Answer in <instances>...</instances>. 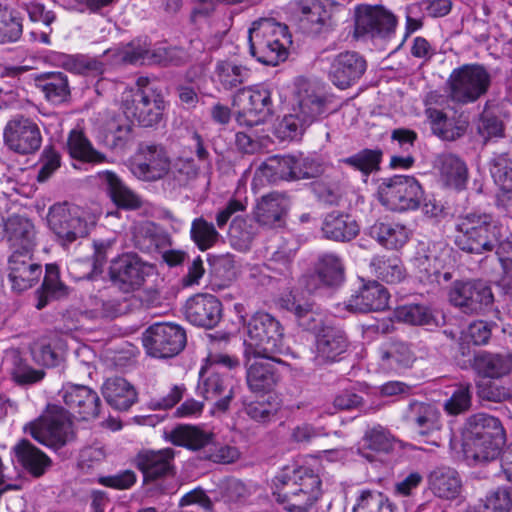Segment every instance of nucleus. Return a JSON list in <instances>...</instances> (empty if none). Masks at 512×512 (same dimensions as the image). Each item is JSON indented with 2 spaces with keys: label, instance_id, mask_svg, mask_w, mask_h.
<instances>
[{
  "label": "nucleus",
  "instance_id": "nucleus-3",
  "mask_svg": "<svg viewBox=\"0 0 512 512\" xmlns=\"http://www.w3.org/2000/svg\"><path fill=\"white\" fill-rule=\"evenodd\" d=\"M465 450L480 462L496 459L505 443V430L499 418L476 413L469 416L462 430Z\"/></svg>",
  "mask_w": 512,
  "mask_h": 512
},
{
  "label": "nucleus",
  "instance_id": "nucleus-15",
  "mask_svg": "<svg viewBox=\"0 0 512 512\" xmlns=\"http://www.w3.org/2000/svg\"><path fill=\"white\" fill-rule=\"evenodd\" d=\"M449 301L465 314H478L493 304L494 297L491 288L482 281H455Z\"/></svg>",
  "mask_w": 512,
  "mask_h": 512
},
{
  "label": "nucleus",
  "instance_id": "nucleus-48",
  "mask_svg": "<svg viewBox=\"0 0 512 512\" xmlns=\"http://www.w3.org/2000/svg\"><path fill=\"white\" fill-rule=\"evenodd\" d=\"M67 147L73 158L86 162L100 163L104 155L96 151L84 133L79 130H72L67 140Z\"/></svg>",
  "mask_w": 512,
  "mask_h": 512
},
{
  "label": "nucleus",
  "instance_id": "nucleus-29",
  "mask_svg": "<svg viewBox=\"0 0 512 512\" xmlns=\"http://www.w3.org/2000/svg\"><path fill=\"white\" fill-rule=\"evenodd\" d=\"M291 206L287 193L271 192L263 195L254 209L256 221L265 226L280 225L286 217Z\"/></svg>",
  "mask_w": 512,
  "mask_h": 512
},
{
  "label": "nucleus",
  "instance_id": "nucleus-35",
  "mask_svg": "<svg viewBox=\"0 0 512 512\" xmlns=\"http://www.w3.org/2000/svg\"><path fill=\"white\" fill-rule=\"evenodd\" d=\"M13 453L23 469L36 478L43 476L52 465L51 459L26 439L13 447Z\"/></svg>",
  "mask_w": 512,
  "mask_h": 512
},
{
  "label": "nucleus",
  "instance_id": "nucleus-11",
  "mask_svg": "<svg viewBox=\"0 0 512 512\" xmlns=\"http://www.w3.org/2000/svg\"><path fill=\"white\" fill-rule=\"evenodd\" d=\"M50 229L62 245L70 244L88 234L87 222L81 208L68 203L54 204L47 216Z\"/></svg>",
  "mask_w": 512,
  "mask_h": 512
},
{
  "label": "nucleus",
  "instance_id": "nucleus-37",
  "mask_svg": "<svg viewBox=\"0 0 512 512\" xmlns=\"http://www.w3.org/2000/svg\"><path fill=\"white\" fill-rule=\"evenodd\" d=\"M431 492L438 498L452 500L457 498L462 490V481L458 472L450 467H440L428 476Z\"/></svg>",
  "mask_w": 512,
  "mask_h": 512
},
{
  "label": "nucleus",
  "instance_id": "nucleus-22",
  "mask_svg": "<svg viewBox=\"0 0 512 512\" xmlns=\"http://www.w3.org/2000/svg\"><path fill=\"white\" fill-rule=\"evenodd\" d=\"M222 303L212 294H197L185 304L186 319L195 326L214 328L222 318Z\"/></svg>",
  "mask_w": 512,
  "mask_h": 512
},
{
  "label": "nucleus",
  "instance_id": "nucleus-6",
  "mask_svg": "<svg viewBox=\"0 0 512 512\" xmlns=\"http://www.w3.org/2000/svg\"><path fill=\"white\" fill-rule=\"evenodd\" d=\"M294 113L287 115L281 128L290 138H296L314 122L328 115V99L325 93L307 80H299L295 94Z\"/></svg>",
  "mask_w": 512,
  "mask_h": 512
},
{
  "label": "nucleus",
  "instance_id": "nucleus-34",
  "mask_svg": "<svg viewBox=\"0 0 512 512\" xmlns=\"http://www.w3.org/2000/svg\"><path fill=\"white\" fill-rule=\"evenodd\" d=\"M5 232L11 253H33L36 233L30 220L20 216L11 217L5 225Z\"/></svg>",
  "mask_w": 512,
  "mask_h": 512
},
{
  "label": "nucleus",
  "instance_id": "nucleus-50",
  "mask_svg": "<svg viewBox=\"0 0 512 512\" xmlns=\"http://www.w3.org/2000/svg\"><path fill=\"white\" fill-rule=\"evenodd\" d=\"M498 379H481L476 381V394L481 402L503 403L512 398L511 389Z\"/></svg>",
  "mask_w": 512,
  "mask_h": 512
},
{
  "label": "nucleus",
  "instance_id": "nucleus-40",
  "mask_svg": "<svg viewBox=\"0 0 512 512\" xmlns=\"http://www.w3.org/2000/svg\"><path fill=\"white\" fill-rule=\"evenodd\" d=\"M100 177L110 199L117 207L126 210H135L142 206L141 198L114 172L105 171Z\"/></svg>",
  "mask_w": 512,
  "mask_h": 512
},
{
  "label": "nucleus",
  "instance_id": "nucleus-20",
  "mask_svg": "<svg viewBox=\"0 0 512 512\" xmlns=\"http://www.w3.org/2000/svg\"><path fill=\"white\" fill-rule=\"evenodd\" d=\"M366 68V60L359 53L345 51L331 60L328 77L336 87L347 89L363 76Z\"/></svg>",
  "mask_w": 512,
  "mask_h": 512
},
{
  "label": "nucleus",
  "instance_id": "nucleus-28",
  "mask_svg": "<svg viewBox=\"0 0 512 512\" xmlns=\"http://www.w3.org/2000/svg\"><path fill=\"white\" fill-rule=\"evenodd\" d=\"M246 359V383L253 393H269L278 385L280 374L272 363L266 358Z\"/></svg>",
  "mask_w": 512,
  "mask_h": 512
},
{
  "label": "nucleus",
  "instance_id": "nucleus-39",
  "mask_svg": "<svg viewBox=\"0 0 512 512\" xmlns=\"http://www.w3.org/2000/svg\"><path fill=\"white\" fill-rule=\"evenodd\" d=\"M417 357L412 345L402 340H393L380 349V360L384 368L399 371L412 367Z\"/></svg>",
  "mask_w": 512,
  "mask_h": 512
},
{
  "label": "nucleus",
  "instance_id": "nucleus-19",
  "mask_svg": "<svg viewBox=\"0 0 512 512\" xmlns=\"http://www.w3.org/2000/svg\"><path fill=\"white\" fill-rule=\"evenodd\" d=\"M148 268L136 254L127 253L111 262L109 275L116 286L130 292L143 284Z\"/></svg>",
  "mask_w": 512,
  "mask_h": 512
},
{
  "label": "nucleus",
  "instance_id": "nucleus-60",
  "mask_svg": "<svg viewBox=\"0 0 512 512\" xmlns=\"http://www.w3.org/2000/svg\"><path fill=\"white\" fill-rule=\"evenodd\" d=\"M229 238L234 247L247 250L254 239L253 227L246 219L235 217L230 224Z\"/></svg>",
  "mask_w": 512,
  "mask_h": 512
},
{
  "label": "nucleus",
  "instance_id": "nucleus-54",
  "mask_svg": "<svg viewBox=\"0 0 512 512\" xmlns=\"http://www.w3.org/2000/svg\"><path fill=\"white\" fill-rule=\"evenodd\" d=\"M317 275L325 285H339L344 279V267L340 258L334 254L323 255L319 259Z\"/></svg>",
  "mask_w": 512,
  "mask_h": 512
},
{
  "label": "nucleus",
  "instance_id": "nucleus-12",
  "mask_svg": "<svg viewBox=\"0 0 512 512\" xmlns=\"http://www.w3.org/2000/svg\"><path fill=\"white\" fill-rule=\"evenodd\" d=\"M147 353L157 358H170L179 354L186 345L185 330L172 323H155L143 337Z\"/></svg>",
  "mask_w": 512,
  "mask_h": 512
},
{
  "label": "nucleus",
  "instance_id": "nucleus-38",
  "mask_svg": "<svg viewBox=\"0 0 512 512\" xmlns=\"http://www.w3.org/2000/svg\"><path fill=\"white\" fill-rule=\"evenodd\" d=\"M102 395L113 408L126 411L137 400L134 387L124 378H108L102 385Z\"/></svg>",
  "mask_w": 512,
  "mask_h": 512
},
{
  "label": "nucleus",
  "instance_id": "nucleus-18",
  "mask_svg": "<svg viewBox=\"0 0 512 512\" xmlns=\"http://www.w3.org/2000/svg\"><path fill=\"white\" fill-rule=\"evenodd\" d=\"M139 159L131 166L132 173L144 181H156L170 170V159L161 145L140 144Z\"/></svg>",
  "mask_w": 512,
  "mask_h": 512
},
{
  "label": "nucleus",
  "instance_id": "nucleus-17",
  "mask_svg": "<svg viewBox=\"0 0 512 512\" xmlns=\"http://www.w3.org/2000/svg\"><path fill=\"white\" fill-rule=\"evenodd\" d=\"M348 347L349 340L342 328L324 325L316 334L313 361L317 366L339 362L347 352Z\"/></svg>",
  "mask_w": 512,
  "mask_h": 512
},
{
  "label": "nucleus",
  "instance_id": "nucleus-27",
  "mask_svg": "<svg viewBox=\"0 0 512 512\" xmlns=\"http://www.w3.org/2000/svg\"><path fill=\"white\" fill-rule=\"evenodd\" d=\"M471 367L482 379H501L512 372V353L479 351L474 354Z\"/></svg>",
  "mask_w": 512,
  "mask_h": 512
},
{
  "label": "nucleus",
  "instance_id": "nucleus-56",
  "mask_svg": "<svg viewBox=\"0 0 512 512\" xmlns=\"http://www.w3.org/2000/svg\"><path fill=\"white\" fill-rule=\"evenodd\" d=\"M494 181L504 190H512V159L508 153H494L489 162Z\"/></svg>",
  "mask_w": 512,
  "mask_h": 512
},
{
  "label": "nucleus",
  "instance_id": "nucleus-13",
  "mask_svg": "<svg viewBox=\"0 0 512 512\" xmlns=\"http://www.w3.org/2000/svg\"><path fill=\"white\" fill-rule=\"evenodd\" d=\"M233 106L240 109L236 116L237 122L240 125L253 126L271 115V92L263 86L240 89L233 97Z\"/></svg>",
  "mask_w": 512,
  "mask_h": 512
},
{
  "label": "nucleus",
  "instance_id": "nucleus-45",
  "mask_svg": "<svg viewBox=\"0 0 512 512\" xmlns=\"http://www.w3.org/2000/svg\"><path fill=\"white\" fill-rule=\"evenodd\" d=\"M369 234L388 249H398L409 239L410 232L402 224L376 222L369 228Z\"/></svg>",
  "mask_w": 512,
  "mask_h": 512
},
{
  "label": "nucleus",
  "instance_id": "nucleus-16",
  "mask_svg": "<svg viewBox=\"0 0 512 512\" xmlns=\"http://www.w3.org/2000/svg\"><path fill=\"white\" fill-rule=\"evenodd\" d=\"M396 17L383 6L359 5L356 8L355 35L387 38L394 33Z\"/></svg>",
  "mask_w": 512,
  "mask_h": 512
},
{
  "label": "nucleus",
  "instance_id": "nucleus-63",
  "mask_svg": "<svg viewBox=\"0 0 512 512\" xmlns=\"http://www.w3.org/2000/svg\"><path fill=\"white\" fill-rule=\"evenodd\" d=\"M471 406L470 385H460L445 402L444 408L451 415L467 411Z\"/></svg>",
  "mask_w": 512,
  "mask_h": 512
},
{
  "label": "nucleus",
  "instance_id": "nucleus-2",
  "mask_svg": "<svg viewBox=\"0 0 512 512\" xmlns=\"http://www.w3.org/2000/svg\"><path fill=\"white\" fill-rule=\"evenodd\" d=\"M276 501L288 512H308L322 495V481L312 469L287 465L272 480Z\"/></svg>",
  "mask_w": 512,
  "mask_h": 512
},
{
  "label": "nucleus",
  "instance_id": "nucleus-9",
  "mask_svg": "<svg viewBox=\"0 0 512 512\" xmlns=\"http://www.w3.org/2000/svg\"><path fill=\"white\" fill-rule=\"evenodd\" d=\"M379 200L392 211L416 210L424 200L419 181L408 175H395L382 180L378 188Z\"/></svg>",
  "mask_w": 512,
  "mask_h": 512
},
{
  "label": "nucleus",
  "instance_id": "nucleus-64",
  "mask_svg": "<svg viewBox=\"0 0 512 512\" xmlns=\"http://www.w3.org/2000/svg\"><path fill=\"white\" fill-rule=\"evenodd\" d=\"M486 512H510L512 497L507 488H498L487 494L484 500Z\"/></svg>",
  "mask_w": 512,
  "mask_h": 512
},
{
  "label": "nucleus",
  "instance_id": "nucleus-23",
  "mask_svg": "<svg viewBox=\"0 0 512 512\" xmlns=\"http://www.w3.org/2000/svg\"><path fill=\"white\" fill-rule=\"evenodd\" d=\"M59 394L67 407L82 420L93 419L99 415L101 401L97 392L90 387L67 383Z\"/></svg>",
  "mask_w": 512,
  "mask_h": 512
},
{
  "label": "nucleus",
  "instance_id": "nucleus-14",
  "mask_svg": "<svg viewBox=\"0 0 512 512\" xmlns=\"http://www.w3.org/2000/svg\"><path fill=\"white\" fill-rule=\"evenodd\" d=\"M3 140L9 150L20 155H29L41 147L42 135L32 119L16 116L4 127Z\"/></svg>",
  "mask_w": 512,
  "mask_h": 512
},
{
  "label": "nucleus",
  "instance_id": "nucleus-1",
  "mask_svg": "<svg viewBox=\"0 0 512 512\" xmlns=\"http://www.w3.org/2000/svg\"><path fill=\"white\" fill-rule=\"evenodd\" d=\"M454 244L467 253L482 255L495 252L501 260L512 253V236L487 213H467L458 217Z\"/></svg>",
  "mask_w": 512,
  "mask_h": 512
},
{
  "label": "nucleus",
  "instance_id": "nucleus-31",
  "mask_svg": "<svg viewBox=\"0 0 512 512\" xmlns=\"http://www.w3.org/2000/svg\"><path fill=\"white\" fill-rule=\"evenodd\" d=\"M426 116L430 123L432 133L443 141H456L462 138L469 127V122L460 117H449L437 108H427Z\"/></svg>",
  "mask_w": 512,
  "mask_h": 512
},
{
  "label": "nucleus",
  "instance_id": "nucleus-25",
  "mask_svg": "<svg viewBox=\"0 0 512 512\" xmlns=\"http://www.w3.org/2000/svg\"><path fill=\"white\" fill-rule=\"evenodd\" d=\"M403 418L421 436L433 435L442 428L441 412L430 403L410 402Z\"/></svg>",
  "mask_w": 512,
  "mask_h": 512
},
{
  "label": "nucleus",
  "instance_id": "nucleus-58",
  "mask_svg": "<svg viewBox=\"0 0 512 512\" xmlns=\"http://www.w3.org/2000/svg\"><path fill=\"white\" fill-rule=\"evenodd\" d=\"M382 152L380 150L364 149L358 153L340 160V162L369 175L371 172L379 169Z\"/></svg>",
  "mask_w": 512,
  "mask_h": 512
},
{
  "label": "nucleus",
  "instance_id": "nucleus-10",
  "mask_svg": "<svg viewBox=\"0 0 512 512\" xmlns=\"http://www.w3.org/2000/svg\"><path fill=\"white\" fill-rule=\"evenodd\" d=\"M122 109L127 119L138 122L143 127L157 125L165 109V100L161 90L146 89L142 93H125Z\"/></svg>",
  "mask_w": 512,
  "mask_h": 512
},
{
  "label": "nucleus",
  "instance_id": "nucleus-5",
  "mask_svg": "<svg viewBox=\"0 0 512 512\" xmlns=\"http://www.w3.org/2000/svg\"><path fill=\"white\" fill-rule=\"evenodd\" d=\"M248 42L252 57L262 64L276 66L287 59L292 40L286 25L260 19L249 29Z\"/></svg>",
  "mask_w": 512,
  "mask_h": 512
},
{
  "label": "nucleus",
  "instance_id": "nucleus-49",
  "mask_svg": "<svg viewBox=\"0 0 512 512\" xmlns=\"http://www.w3.org/2000/svg\"><path fill=\"white\" fill-rule=\"evenodd\" d=\"M393 315L398 322L410 325H438L432 311L421 304H407L397 307Z\"/></svg>",
  "mask_w": 512,
  "mask_h": 512
},
{
  "label": "nucleus",
  "instance_id": "nucleus-8",
  "mask_svg": "<svg viewBox=\"0 0 512 512\" xmlns=\"http://www.w3.org/2000/svg\"><path fill=\"white\" fill-rule=\"evenodd\" d=\"M69 413L58 405H48L45 413L28 423L24 430L37 442L59 449L72 438Z\"/></svg>",
  "mask_w": 512,
  "mask_h": 512
},
{
  "label": "nucleus",
  "instance_id": "nucleus-47",
  "mask_svg": "<svg viewBox=\"0 0 512 512\" xmlns=\"http://www.w3.org/2000/svg\"><path fill=\"white\" fill-rule=\"evenodd\" d=\"M371 267L379 279L389 284L400 283L406 277L405 268L396 256H376L371 261Z\"/></svg>",
  "mask_w": 512,
  "mask_h": 512
},
{
  "label": "nucleus",
  "instance_id": "nucleus-59",
  "mask_svg": "<svg viewBox=\"0 0 512 512\" xmlns=\"http://www.w3.org/2000/svg\"><path fill=\"white\" fill-rule=\"evenodd\" d=\"M353 512H394L392 504L378 491L364 490L361 492Z\"/></svg>",
  "mask_w": 512,
  "mask_h": 512
},
{
  "label": "nucleus",
  "instance_id": "nucleus-42",
  "mask_svg": "<svg viewBox=\"0 0 512 512\" xmlns=\"http://www.w3.org/2000/svg\"><path fill=\"white\" fill-rule=\"evenodd\" d=\"M322 232L327 239L346 242L358 235L359 226L348 215L331 212L324 218Z\"/></svg>",
  "mask_w": 512,
  "mask_h": 512
},
{
  "label": "nucleus",
  "instance_id": "nucleus-62",
  "mask_svg": "<svg viewBox=\"0 0 512 512\" xmlns=\"http://www.w3.org/2000/svg\"><path fill=\"white\" fill-rule=\"evenodd\" d=\"M86 314L92 319H114L121 314V308L115 300H102L91 297Z\"/></svg>",
  "mask_w": 512,
  "mask_h": 512
},
{
  "label": "nucleus",
  "instance_id": "nucleus-36",
  "mask_svg": "<svg viewBox=\"0 0 512 512\" xmlns=\"http://www.w3.org/2000/svg\"><path fill=\"white\" fill-rule=\"evenodd\" d=\"M198 392L206 400H215V407L224 412L233 398L231 380L217 372L211 373L198 384Z\"/></svg>",
  "mask_w": 512,
  "mask_h": 512
},
{
  "label": "nucleus",
  "instance_id": "nucleus-61",
  "mask_svg": "<svg viewBox=\"0 0 512 512\" xmlns=\"http://www.w3.org/2000/svg\"><path fill=\"white\" fill-rule=\"evenodd\" d=\"M250 494V489L242 481L235 478L226 479L219 486V499L228 505L242 503L247 500Z\"/></svg>",
  "mask_w": 512,
  "mask_h": 512
},
{
  "label": "nucleus",
  "instance_id": "nucleus-57",
  "mask_svg": "<svg viewBox=\"0 0 512 512\" xmlns=\"http://www.w3.org/2000/svg\"><path fill=\"white\" fill-rule=\"evenodd\" d=\"M395 443V437L390 431L380 425L368 429L363 437V448L379 453L390 452Z\"/></svg>",
  "mask_w": 512,
  "mask_h": 512
},
{
  "label": "nucleus",
  "instance_id": "nucleus-7",
  "mask_svg": "<svg viewBox=\"0 0 512 512\" xmlns=\"http://www.w3.org/2000/svg\"><path fill=\"white\" fill-rule=\"evenodd\" d=\"M491 85V75L480 64H464L452 71L448 80V97L457 104L476 102Z\"/></svg>",
  "mask_w": 512,
  "mask_h": 512
},
{
  "label": "nucleus",
  "instance_id": "nucleus-51",
  "mask_svg": "<svg viewBox=\"0 0 512 512\" xmlns=\"http://www.w3.org/2000/svg\"><path fill=\"white\" fill-rule=\"evenodd\" d=\"M190 237L201 251H205L217 243L220 234L212 222L201 216L192 221Z\"/></svg>",
  "mask_w": 512,
  "mask_h": 512
},
{
  "label": "nucleus",
  "instance_id": "nucleus-52",
  "mask_svg": "<svg viewBox=\"0 0 512 512\" xmlns=\"http://www.w3.org/2000/svg\"><path fill=\"white\" fill-rule=\"evenodd\" d=\"M37 309L44 308L50 298H58L65 294V286L59 280V272L56 266L47 265L41 290L37 291Z\"/></svg>",
  "mask_w": 512,
  "mask_h": 512
},
{
  "label": "nucleus",
  "instance_id": "nucleus-33",
  "mask_svg": "<svg viewBox=\"0 0 512 512\" xmlns=\"http://www.w3.org/2000/svg\"><path fill=\"white\" fill-rule=\"evenodd\" d=\"M132 234L134 246L145 253L159 252L171 246L170 235L151 221L135 224Z\"/></svg>",
  "mask_w": 512,
  "mask_h": 512
},
{
  "label": "nucleus",
  "instance_id": "nucleus-30",
  "mask_svg": "<svg viewBox=\"0 0 512 512\" xmlns=\"http://www.w3.org/2000/svg\"><path fill=\"white\" fill-rule=\"evenodd\" d=\"M449 250L442 242H420L416 248L413 257V264L418 269L422 277L426 279L432 278L433 274L443 270Z\"/></svg>",
  "mask_w": 512,
  "mask_h": 512
},
{
  "label": "nucleus",
  "instance_id": "nucleus-32",
  "mask_svg": "<svg viewBox=\"0 0 512 512\" xmlns=\"http://www.w3.org/2000/svg\"><path fill=\"white\" fill-rule=\"evenodd\" d=\"M301 25L309 33L319 34L332 26V5L329 0H302Z\"/></svg>",
  "mask_w": 512,
  "mask_h": 512
},
{
  "label": "nucleus",
  "instance_id": "nucleus-43",
  "mask_svg": "<svg viewBox=\"0 0 512 512\" xmlns=\"http://www.w3.org/2000/svg\"><path fill=\"white\" fill-rule=\"evenodd\" d=\"M36 86L52 104H61L70 96L69 81L62 72H50L40 75L36 79Z\"/></svg>",
  "mask_w": 512,
  "mask_h": 512
},
{
  "label": "nucleus",
  "instance_id": "nucleus-24",
  "mask_svg": "<svg viewBox=\"0 0 512 512\" xmlns=\"http://www.w3.org/2000/svg\"><path fill=\"white\" fill-rule=\"evenodd\" d=\"M32 254L14 252L8 259V277L15 291L22 292L31 288L42 275V267L33 259Z\"/></svg>",
  "mask_w": 512,
  "mask_h": 512
},
{
  "label": "nucleus",
  "instance_id": "nucleus-53",
  "mask_svg": "<svg viewBox=\"0 0 512 512\" xmlns=\"http://www.w3.org/2000/svg\"><path fill=\"white\" fill-rule=\"evenodd\" d=\"M294 156H274L260 166L263 175L273 181L295 180Z\"/></svg>",
  "mask_w": 512,
  "mask_h": 512
},
{
  "label": "nucleus",
  "instance_id": "nucleus-21",
  "mask_svg": "<svg viewBox=\"0 0 512 512\" xmlns=\"http://www.w3.org/2000/svg\"><path fill=\"white\" fill-rule=\"evenodd\" d=\"M175 450L163 448L160 450H143L136 456V467L142 472L144 482L148 483L158 479L174 476Z\"/></svg>",
  "mask_w": 512,
  "mask_h": 512
},
{
  "label": "nucleus",
  "instance_id": "nucleus-41",
  "mask_svg": "<svg viewBox=\"0 0 512 512\" xmlns=\"http://www.w3.org/2000/svg\"><path fill=\"white\" fill-rule=\"evenodd\" d=\"M165 438L176 446L196 451L209 445L213 440V434L197 426L181 424L166 433Z\"/></svg>",
  "mask_w": 512,
  "mask_h": 512
},
{
  "label": "nucleus",
  "instance_id": "nucleus-46",
  "mask_svg": "<svg viewBox=\"0 0 512 512\" xmlns=\"http://www.w3.org/2000/svg\"><path fill=\"white\" fill-rule=\"evenodd\" d=\"M214 73L217 82L225 90L237 88L247 82L250 77V71L247 67L232 60L218 61Z\"/></svg>",
  "mask_w": 512,
  "mask_h": 512
},
{
  "label": "nucleus",
  "instance_id": "nucleus-55",
  "mask_svg": "<svg viewBox=\"0 0 512 512\" xmlns=\"http://www.w3.org/2000/svg\"><path fill=\"white\" fill-rule=\"evenodd\" d=\"M23 32L21 19L7 6L0 4V43H13L20 39Z\"/></svg>",
  "mask_w": 512,
  "mask_h": 512
},
{
  "label": "nucleus",
  "instance_id": "nucleus-4",
  "mask_svg": "<svg viewBox=\"0 0 512 512\" xmlns=\"http://www.w3.org/2000/svg\"><path fill=\"white\" fill-rule=\"evenodd\" d=\"M247 338L244 340V357L266 358L282 363L277 357L285 352L284 332L281 323L265 312L255 313L247 323Z\"/></svg>",
  "mask_w": 512,
  "mask_h": 512
},
{
  "label": "nucleus",
  "instance_id": "nucleus-26",
  "mask_svg": "<svg viewBox=\"0 0 512 512\" xmlns=\"http://www.w3.org/2000/svg\"><path fill=\"white\" fill-rule=\"evenodd\" d=\"M389 293L387 289L376 281L364 284L345 302L350 312L382 311L387 308Z\"/></svg>",
  "mask_w": 512,
  "mask_h": 512
},
{
  "label": "nucleus",
  "instance_id": "nucleus-44",
  "mask_svg": "<svg viewBox=\"0 0 512 512\" xmlns=\"http://www.w3.org/2000/svg\"><path fill=\"white\" fill-rule=\"evenodd\" d=\"M437 167L443 182L455 189H462L468 178L466 164L456 155L442 154L437 158Z\"/></svg>",
  "mask_w": 512,
  "mask_h": 512
}]
</instances>
